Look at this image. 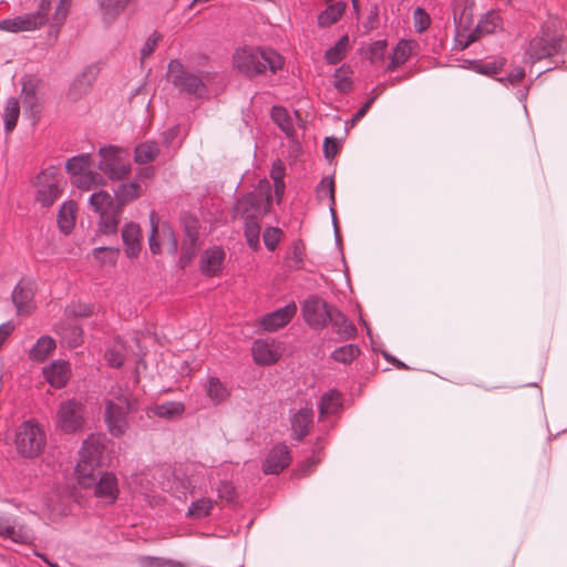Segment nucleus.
Here are the masks:
<instances>
[{"label":"nucleus","instance_id":"obj_6","mask_svg":"<svg viewBox=\"0 0 567 567\" xmlns=\"http://www.w3.org/2000/svg\"><path fill=\"white\" fill-rule=\"evenodd\" d=\"M564 33L560 21L549 17L544 21L539 31L529 40L525 55L530 63L557 55L563 45Z\"/></svg>","mask_w":567,"mask_h":567},{"label":"nucleus","instance_id":"obj_63","mask_svg":"<svg viewBox=\"0 0 567 567\" xmlns=\"http://www.w3.org/2000/svg\"><path fill=\"white\" fill-rule=\"evenodd\" d=\"M284 176H285V165L282 164V162L280 159H277L272 164L270 177L272 178L274 182H278V181H284Z\"/></svg>","mask_w":567,"mask_h":567},{"label":"nucleus","instance_id":"obj_15","mask_svg":"<svg viewBox=\"0 0 567 567\" xmlns=\"http://www.w3.org/2000/svg\"><path fill=\"white\" fill-rule=\"evenodd\" d=\"M251 353L258 365H271L279 361L282 349L274 339H258L252 343Z\"/></svg>","mask_w":567,"mask_h":567},{"label":"nucleus","instance_id":"obj_64","mask_svg":"<svg viewBox=\"0 0 567 567\" xmlns=\"http://www.w3.org/2000/svg\"><path fill=\"white\" fill-rule=\"evenodd\" d=\"M148 566L150 567H173V561L172 560H165V559H162V558H148Z\"/></svg>","mask_w":567,"mask_h":567},{"label":"nucleus","instance_id":"obj_29","mask_svg":"<svg viewBox=\"0 0 567 567\" xmlns=\"http://www.w3.org/2000/svg\"><path fill=\"white\" fill-rule=\"evenodd\" d=\"M12 301L19 315H29L34 308L32 289L20 281L12 291Z\"/></svg>","mask_w":567,"mask_h":567},{"label":"nucleus","instance_id":"obj_10","mask_svg":"<svg viewBox=\"0 0 567 567\" xmlns=\"http://www.w3.org/2000/svg\"><path fill=\"white\" fill-rule=\"evenodd\" d=\"M101 159L99 169L112 181H122L127 177L132 171L126 150L118 146H104L99 150Z\"/></svg>","mask_w":567,"mask_h":567},{"label":"nucleus","instance_id":"obj_8","mask_svg":"<svg viewBox=\"0 0 567 567\" xmlns=\"http://www.w3.org/2000/svg\"><path fill=\"white\" fill-rule=\"evenodd\" d=\"M14 444L22 457L34 458L44 451L45 431L35 420L24 421L16 433Z\"/></svg>","mask_w":567,"mask_h":567},{"label":"nucleus","instance_id":"obj_32","mask_svg":"<svg viewBox=\"0 0 567 567\" xmlns=\"http://www.w3.org/2000/svg\"><path fill=\"white\" fill-rule=\"evenodd\" d=\"M78 205L74 200L65 202L59 209L58 225L60 230L68 235L75 226V213Z\"/></svg>","mask_w":567,"mask_h":567},{"label":"nucleus","instance_id":"obj_55","mask_svg":"<svg viewBox=\"0 0 567 567\" xmlns=\"http://www.w3.org/2000/svg\"><path fill=\"white\" fill-rule=\"evenodd\" d=\"M217 493L221 499H225L228 503L234 502L237 497L235 486L233 485V483L227 482V481L219 483V485L217 487Z\"/></svg>","mask_w":567,"mask_h":567},{"label":"nucleus","instance_id":"obj_11","mask_svg":"<svg viewBox=\"0 0 567 567\" xmlns=\"http://www.w3.org/2000/svg\"><path fill=\"white\" fill-rule=\"evenodd\" d=\"M167 76L175 87L186 94L202 95L206 91L203 80L198 75L187 72L179 60L169 61Z\"/></svg>","mask_w":567,"mask_h":567},{"label":"nucleus","instance_id":"obj_34","mask_svg":"<svg viewBox=\"0 0 567 567\" xmlns=\"http://www.w3.org/2000/svg\"><path fill=\"white\" fill-rule=\"evenodd\" d=\"M341 394L338 390H329L323 393L319 401V414L320 417L333 415L341 409Z\"/></svg>","mask_w":567,"mask_h":567},{"label":"nucleus","instance_id":"obj_35","mask_svg":"<svg viewBox=\"0 0 567 567\" xmlns=\"http://www.w3.org/2000/svg\"><path fill=\"white\" fill-rule=\"evenodd\" d=\"M161 153L159 145L154 141H145L135 146L134 162L141 165L148 164Z\"/></svg>","mask_w":567,"mask_h":567},{"label":"nucleus","instance_id":"obj_2","mask_svg":"<svg viewBox=\"0 0 567 567\" xmlns=\"http://www.w3.org/2000/svg\"><path fill=\"white\" fill-rule=\"evenodd\" d=\"M52 3L53 0H40L34 12L0 21V30L11 33L35 31L43 28L50 21L52 27L61 28L69 16L72 0H59L50 19Z\"/></svg>","mask_w":567,"mask_h":567},{"label":"nucleus","instance_id":"obj_50","mask_svg":"<svg viewBox=\"0 0 567 567\" xmlns=\"http://www.w3.org/2000/svg\"><path fill=\"white\" fill-rule=\"evenodd\" d=\"M282 230L279 227H266L262 235V240L266 248L274 251L282 238Z\"/></svg>","mask_w":567,"mask_h":567},{"label":"nucleus","instance_id":"obj_5","mask_svg":"<svg viewBox=\"0 0 567 567\" xmlns=\"http://www.w3.org/2000/svg\"><path fill=\"white\" fill-rule=\"evenodd\" d=\"M110 395L112 398L104 401V422L109 433L120 437L128 430V414L137 412L138 401L133 394L124 393L121 386L112 388Z\"/></svg>","mask_w":567,"mask_h":567},{"label":"nucleus","instance_id":"obj_7","mask_svg":"<svg viewBox=\"0 0 567 567\" xmlns=\"http://www.w3.org/2000/svg\"><path fill=\"white\" fill-rule=\"evenodd\" d=\"M89 203L99 215L97 235H116L123 209L121 205L106 190L93 193Z\"/></svg>","mask_w":567,"mask_h":567},{"label":"nucleus","instance_id":"obj_30","mask_svg":"<svg viewBox=\"0 0 567 567\" xmlns=\"http://www.w3.org/2000/svg\"><path fill=\"white\" fill-rule=\"evenodd\" d=\"M506 64V59L503 56H496L491 60H471L468 61V68L486 76H494L502 72Z\"/></svg>","mask_w":567,"mask_h":567},{"label":"nucleus","instance_id":"obj_51","mask_svg":"<svg viewBox=\"0 0 567 567\" xmlns=\"http://www.w3.org/2000/svg\"><path fill=\"white\" fill-rule=\"evenodd\" d=\"M150 221H151L152 229H151V234L148 237V245H150V249H151L152 254L157 255L161 252V244L157 239L158 234H159V228H158V218H157L155 212H151Z\"/></svg>","mask_w":567,"mask_h":567},{"label":"nucleus","instance_id":"obj_9","mask_svg":"<svg viewBox=\"0 0 567 567\" xmlns=\"http://www.w3.org/2000/svg\"><path fill=\"white\" fill-rule=\"evenodd\" d=\"M35 200L42 207H50L61 196L63 183L60 166L50 165L43 168L35 177Z\"/></svg>","mask_w":567,"mask_h":567},{"label":"nucleus","instance_id":"obj_38","mask_svg":"<svg viewBox=\"0 0 567 567\" xmlns=\"http://www.w3.org/2000/svg\"><path fill=\"white\" fill-rule=\"evenodd\" d=\"M58 333L69 348L75 349L83 343V330L78 324H63Z\"/></svg>","mask_w":567,"mask_h":567},{"label":"nucleus","instance_id":"obj_4","mask_svg":"<svg viewBox=\"0 0 567 567\" xmlns=\"http://www.w3.org/2000/svg\"><path fill=\"white\" fill-rule=\"evenodd\" d=\"M104 441L103 434H91L82 444L74 474L78 484L84 489L92 488L103 474L101 460L105 449Z\"/></svg>","mask_w":567,"mask_h":567},{"label":"nucleus","instance_id":"obj_23","mask_svg":"<svg viewBox=\"0 0 567 567\" xmlns=\"http://www.w3.org/2000/svg\"><path fill=\"white\" fill-rule=\"evenodd\" d=\"M198 220L192 219L185 224V238L182 244L181 262L186 266L196 255L199 244Z\"/></svg>","mask_w":567,"mask_h":567},{"label":"nucleus","instance_id":"obj_41","mask_svg":"<svg viewBox=\"0 0 567 567\" xmlns=\"http://www.w3.org/2000/svg\"><path fill=\"white\" fill-rule=\"evenodd\" d=\"M206 394L215 404H219L229 396L230 392L217 377H209Z\"/></svg>","mask_w":567,"mask_h":567},{"label":"nucleus","instance_id":"obj_58","mask_svg":"<svg viewBox=\"0 0 567 567\" xmlns=\"http://www.w3.org/2000/svg\"><path fill=\"white\" fill-rule=\"evenodd\" d=\"M291 259L295 265L300 268L305 259V245L301 240L293 243L291 249Z\"/></svg>","mask_w":567,"mask_h":567},{"label":"nucleus","instance_id":"obj_20","mask_svg":"<svg viewBox=\"0 0 567 567\" xmlns=\"http://www.w3.org/2000/svg\"><path fill=\"white\" fill-rule=\"evenodd\" d=\"M41 81L35 78H29L22 82V101L27 110L30 111L34 121L40 118L42 112V101L39 97V87Z\"/></svg>","mask_w":567,"mask_h":567},{"label":"nucleus","instance_id":"obj_61","mask_svg":"<svg viewBox=\"0 0 567 567\" xmlns=\"http://www.w3.org/2000/svg\"><path fill=\"white\" fill-rule=\"evenodd\" d=\"M525 78V70L522 66H517L511 71L505 79H499L501 82H508L511 84H517Z\"/></svg>","mask_w":567,"mask_h":567},{"label":"nucleus","instance_id":"obj_59","mask_svg":"<svg viewBox=\"0 0 567 567\" xmlns=\"http://www.w3.org/2000/svg\"><path fill=\"white\" fill-rule=\"evenodd\" d=\"M70 311L74 317L87 318L93 313V306L89 303L78 302L71 306Z\"/></svg>","mask_w":567,"mask_h":567},{"label":"nucleus","instance_id":"obj_40","mask_svg":"<svg viewBox=\"0 0 567 567\" xmlns=\"http://www.w3.org/2000/svg\"><path fill=\"white\" fill-rule=\"evenodd\" d=\"M360 354L361 349L359 346L348 343L333 350L330 354V359L339 363L351 364L355 359L360 357Z\"/></svg>","mask_w":567,"mask_h":567},{"label":"nucleus","instance_id":"obj_54","mask_svg":"<svg viewBox=\"0 0 567 567\" xmlns=\"http://www.w3.org/2000/svg\"><path fill=\"white\" fill-rule=\"evenodd\" d=\"M105 360L107 361V364L112 368H121L124 363V352H123V346H113L112 348H109L105 352Z\"/></svg>","mask_w":567,"mask_h":567},{"label":"nucleus","instance_id":"obj_18","mask_svg":"<svg viewBox=\"0 0 567 567\" xmlns=\"http://www.w3.org/2000/svg\"><path fill=\"white\" fill-rule=\"evenodd\" d=\"M93 495L106 505L114 504L120 494L117 477L112 472H103L92 487Z\"/></svg>","mask_w":567,"mask_h":567},{"label":"nucleus","instance_id":"obj_33","mask_svg":"<svg viewBox=\"0 0 567 567\" xmlns=\"http://www.w3.org/2000/svg\"><path fill=\"white\" fill-rule=\"evenodd\" d=\"M1 116L6 133H12L20 117V102L18 97L11 96L7 99Z\"/></svg>","mask_w":567,"mask_h":567},{"label":"nucleus","instance_id":"obj_39","mask_svg":"<svg viewBox=\"0 0 567 567\" xmlns=\"http://www.w3.org/2000/svg\"><path fill=\"white\" fill-rule=\"evenodd\" d=\"M347 8V3L343 1H338L336 3L329 4L319 16H318V24L320 27H330L336 23L344 13Z\"/></svg>","mask_w":567,"mask_h":567},{"label":"nucleus","instance_id":"obj_24","mask_svg":"<svg viewBox=\"0 0 567 567\" xmlns=\"http://www.w3.org/2000/svg\"><path fill=\"white\" fill-rule=\"evenodd\" d=\"M226 254L221 247H212L206 249L200 256L199 268L204 276H217L224 265Z\"/></svg>","mask_w":567,"mask_h":567},{"label":"nucleus","instance_id":"obj_21","mask_svg":"<svg viewBox=\"0 0 567 567\" xmlns=\"http://www.w3.org/2000/svg\"><path fill=\"white\" fill-rule=\"evenodd\" d=\"M503 29V19L499 11L491 10L486 12L478 21L476 28L468 34L463 48L477 41L483 34H492Z\"/></svg>","mask_w":567,"mask_h":567},{"label":"nucleus","instance_id":"obj_45","mask_svg":"<svg viewBox=\"0 0 567 567\" xmlns=\"http://www.w3.org/2000/svg\"><path fill=\"white\" fill-rule=\"evenodd\" d=\"M92 163L93 161L90 154H80L66 161L65 171L75 178L80 174L91 168Z\"/></svg>","mask_w":567,"mask_h":567},{"label":"nucleus","instance_id":"obj_52","mask_svg":"<svg viewBox=\"0 0 567 567\" xmlns=\"http://www.w3.org/2000/svg\"><path fill=\"white\" fill-rule=\"evenodd\" d=\"M386 41L378 40L372 42L368 48V59L371 63L377 64L383 61L386 51Z\"/></svg>","mask_w":567,"mask_h":567},{"label":"nucleus","instance_id":"obj_46","mask_svg":"<svg viewBox=\"0 0 567 567\" xmlns=\"http://www.w3.org/2000/svg\"><path fill=\"white\" fill-rule=\"evenodd\" d=\"M270 114L272 121L282 132L286 133L287 136H291L295 133L291 117L285 107L275 105L272 106Z\"/></svg>","mask_w":567,"mask_h":567},{"label":"nucleus","instance_id":"obj_12","mask_svg":"<svg viewBox=\"0 0 567 567\" xmlns=\"http://www.w3.org/2000/svg\"><path fill=\"white\" fill-rule=\"evenodd\" d=\"M333 307L321 297L311 295L301 302L302 318L311 329L323 330L328 326Z\"/></svg>","mask_w":567,"mask_h":567},{"label":"nucleus","instance_id":"obj_42","mask_svg":"<svg viewBox=\"0 0 567 567\" xmlns=\"http://www.w3.org/2000/svg\"><path fill=\"white\" fill-rule=\"evenodd\" d=\"M214 508V501L209 497H202L192 502L186 516L193 519H202L210 515Z\"/></svg>","mask_w":567,"mask_h":567},{"label":"nucleus","instance_id":"obj_22","mask_svg":"<svg viewBox=\"0 0 567 567\" xmlns=\"http://www.w3.org/2000/svg\"><path fill=\"white\" fill-rule=\"evenodd\" d=\"M329 323L331 324L333 332L337 334V341L339 342L353 340L358 336L355 324L337 307H333L331 311L328 324Z\"/></svg>","mask_w":567,"mask_h":567},{"label":"nucleus","instance_id":"obj_47","mask_svg":"<svg viewBox=\"0 0 567 567\" xmlns=\"http://www.w3.org/2000/svg\"><path fill=\"white\" fill-rule=\"evenodd\" d=\"M185 411V405L182 402L168 401L162 404H157L153 409L154 415L162 419H173L181 416Z\"/></svg>","mask_w":567,"mask_h":567},{"label":"nucleus","instance_id":"obj_14","mask_svg":"<svg viewBox=\"0 0 567 567\" xmlns=\"http://www.w3.org/2000/svg\"><path fill=\"white\" fill-rule=\"evenodd\" d=\"M0 537L21 545L32 544L35 538L32 528L25 524H16L10 516L3 514H0Z\"/></svg>","mask_w":567,"mask_h":567},{"label":"nucleus","instance_id":"obj_17","mask_svg":"<svg viewBox=\"0 0 567 567\" xmlns=\"http://www.w3.org/2000/svg\"><path fill=\"white\" fill-rule=\"evenodd\" d=\"M297 313V305L291 301L285 307L260 317L259 326L265 331H277L286 327Z\"/></svg>","mask_w":567,"mask_h":567},{"label":"nucleus","instance_id":"obj_36","mask_svg":"<svg viewBox=\"0 0 567 567\" xmlns=\"http://www.w3.org/2000/svg\"><path fill=\"white\" fill-rule=\"evenodd\" d=\"M316 195L319 200L324 199L326 197L330 200V212L332 214L333 224H334V231L338 235L339 234V227L337 224V217H336V196H334V182L332 178H323L316 188Z\"/></svg>","mask_w":567,"mask_h":567},{"label":"nucleus","instance_id":"obj_27","mask_svg":"<svg viewBox=\"0 0 567 567\" xmlns=\"http://www.w3.org/2000/svg\"><path fill=\"white\" fill-rule=\"evenodd\" d=\"M417 43L412 40H400L390 55V62L385 66L386 72H393L404 64L413 53Z\"/></svg>","mask_w":567,"mask_h":567},{"label":"nucleus","instance_id":"obj_48","mask_svg":"<svg viewBox=\"0 0 567 567\" xmlns=\"http://www.w3.org/2000/svg\"><path fill=\"white\" fill-rule=\"evenodd\" d=\"M103 182V177L90 168L73 179V184L82 190H90L93 187L101 185Z\"/></svg>","mask_w":567,"mask_h":567},{"label":"nucleus","instance_id":"obj_16","mask_svg":"<svg viewBox=\"0 0 567 567\" xmlns=\"http://www.w3.org/2000/svg\"><path fill=\"white\" fill-rule=\"evenodd\" d=\"M292 462L291 451L285 443L276 444L267 454L262 464L266 475H278Z\"/></svg>","mask_w":567,"mask_h":567},{"label":"nucleus","instance_id":"obj_60","mask_svg":"<svg viewBox=\"0 0 567 567\" xmlns=\"http://www.w3.org/2000/svg\"><path fill=\"white\" fill-rule=\"evenodd\" d=\"M323 151L327 158H333L339 152V144L334 137H326L323 142Z\"/></svg>","mask_w":567,"mask_h":567},{"label":"nucleus","instance_id":"obj_43","mask_svg":"<svg viewBox=\"0 0 567 567\" xmlns=\"http://www.w3.org/2000/svg\"><path fill=\"white\" fill-rule=\"evenodd\" d=\"M352 70L349 65H341L333 74V86L340 93H349L353 89V82L351 80Z\"/></svg>","mask_w":567,"mask_h":567},{"label":"nucleus","instance_id":"obj_37","mask_svg":"<svg viewBox=\"0 0 567 567\" xmlns=\"http://www.w3.org/2000/svg\"><path fill=\"white\" fill-rule=\"evenodd\" d=\"M141 194L142 187L137 182L122 183L115 192V199L123 208L126 204L137 199Z\"/></svg>","mask_w":567,"mask_h":567},{"label":"nucleus","instance_id":"obj_62","mask_svg":"<svg viewBox=\"0 0 567 567\" xmlns=\"http://www.w3.org/2000/svg\"><path fill=\"white\" fill-rule=\"evenodd\" d=\"M375 97H370L365 101V103L353 114L351 118V125H355L370 110L371 105L373 104Z\"/></svg>","mask_w":567,"mask_h":567},{"label":"nucleus","instance_id":"obj_28","mask_svg":"<svg viewBox=\"0 0 567 567\" xmlns=\"http://www.w3.org/2000/svg\"><path fill=\"white\" fill-rule=\"evenodd\" d=\"M137 0H96L104 22L111 23L117 19L131 4Z\"/></svg>","mask_w":567,"mask_h":567},{"label":"nucleus","instance_id":"obj_19","mask_svg":"<svg viewBox=\"0 0 567 567\" xmlns=\"http://www.w3.org/2000/svg\"><path fill=\"white\" fill-rule=\"evenodd\" d=\"M313 410L308 404L292 413L290 416L291 437L298 442H302L310 433L313 425Z\"/></svg>","mask_w":567,"mask_h":567},{"label":"nucleus","instance_id":"obj_56","mask_svg":"<svg viewBox=\"0 0 567 567\" xmlns=\"http://www.w3.org/2000/svg\"><path fill=\"white\" fill-rule=\"evenodd\" d=\"M161 234L163 236V243L167 245V249L175 254L177 251L178 244L172 227L168 225H163L161 228Z\"/></svg>","mask_w":567,"mask_h":567},{"label":"nucleus","instance_id":"obj_44","mask_svg":"<svg viewBox=\"0 0 567 567\" xmlns=\"http://www.w3.org/2000/svg\"><path fill=\"white\" fill-rule=\"evenodd\" d=\"M349 49V37L348 34L342 35L337 43L328 49L324 53V59L328 64H338L341 62Z\"/></svg>","mask_w":567,"mask_h":567},{"label":"nucleus","instance_id":"obj_53","mask_svg":"<svg viewBox=\"0 0 567 567\" xmlns=\"http://www.w3.org/2000/svg\"><path fill=\"white\" fill-rule=\"evenodd\" d=\"M413 25L416 32L422 33L426 31L431 25V17L423 9L417 7L413 12Z\"/></svg>","mask_w":567,"mask_h":567},{"label":"nucleus","instance_id":"obj_25","mask_svg":"<svg viewBox=\"0 0 567 567\" xmlns=\"http://www.w3.org/2000/svg\"><path fill=\"white\" fill-rule=\"evenodd\" d=\"M122 241L126 257L137 258L142 250V230L138 224L127 223L122 229Z\"/></svg>","mask_w":567,"mask_h":567},{"label":"nucleus","instance_id":"obj_49","mask_svg":"<svg viewBox=\"0 0 567 567\" xmlns=\"http://www.w3.org/2000/svg\"><path fill=\"white\" fill-rule=\"evenodd\" d=\"M92 254L101 265H109L114 267L120 256V248L97 247L93 249Z\"/></svg>","mask_w":567,"mask_h":567},{"label":"nucleus","instance_id":"obj_26","mask_svg":"<svg viewBox=\"0 0 567 567\" xmlns=\"http://www.w3.org/2000/svg\"><path fill=\"white\" fill-rule=\"evenodd\" d=\"M45 380L55 389H62L66 385L71 369L66 361H54L43 369Z\"/></svg>","mask_w":567,"mask_h":567},{"label":"nucleus","instance_id":"obj_31","mask_svg":"<svg viewBox=\"0 0 567 567\" xmlns=\"http://www.w3.org/2000/svg\"><path fill=\"white\" fill-rule=\"evenodd\" d=\"M56 348L55 340L50 336L39 338L29 351V359L34 362H43Z\"/></svg>","mask_w":567,"mask_h":567},{"label":"nucleus","instance_id":"obj_57","mask_svg":"<svg viewBox=\"0 0 567 567\" xmlns=\"http://www.w3.org/2000/svg\"><path fill=\"white\" fill-rule=\"evenodd\" d=\"M161 38H162V35L156 31L147 38L146 42L144 43L143 48L141 49L142 60L150 56L154 52Z\"/></svg>","mask_w":567,"mask_h":567},{"label":"nucleus","instance_id":"obj_13","mask_svg":"<svg viewBox=\"0 0 567 567\" xmlns=\"http://www.w3.org/2000/svg\"><path fill=\"white\" fill-rule=\"evenodd\" d=\"M83 405L74 400L62 403L58 411L59 427L65 433H74L83 426Z\"/></svg>","mask_w":567,"mask_h":567},{"label":"nucleus","instance_id":"obj_3","mask_svg":"<svg viewBox=\"0 0 567 567\" xmlns=\"http://www.w3.org/2000/svg\"><path fill=\"white\" fill-rule=\"evenodd\" d=\"M262 195L260 193L250 192L239 197L230 212L231 218L244 221V235L249 248L254 251L260 249V218L267 212L262 213Z\"/></svg>","mask_w":567,"mask_h":567},{"label":"nucleus","instance_id":"obj_1","mask_svg":"<svg viewBox=\"0 0 567 567\" xmlns=\"http://www.w3.org/2000/svg\"><path fill=\"white\" fill-rule=\"evenodd\" d=\"M285 63V58L267 45L244 44L238 47L231 56L233 69L249 80L275 75L284 69Z\"/></svg>","mask_w":567,"mask_h":567}]
</instances>
